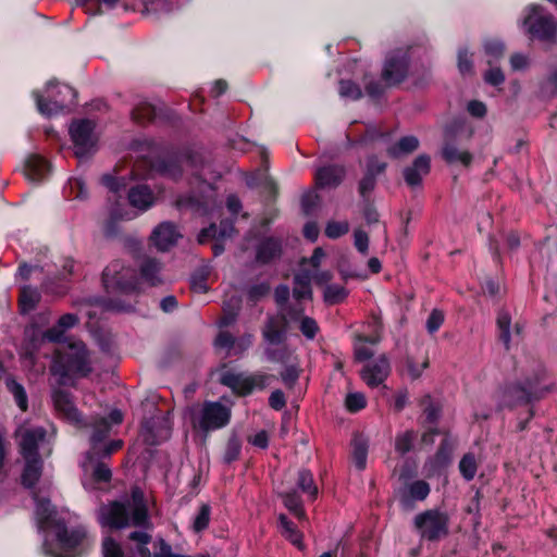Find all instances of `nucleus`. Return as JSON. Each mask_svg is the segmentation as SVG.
I'll use <instances>...</instances> for the list:
<instances>
[{
	"label": "nucleus",
	"mask_w": 557,
	"mask_h": 557,
	"mask_svg": "<svg viewBox=\"0 0 557 557\" xmlns=\"http://www.w3.org/2000/svg\"><path fill=\"white\" fill-rule=\"evenodd\" d=\"M97 520L102 527L110 529L140 528L129 533V540L138 543L137 554L150 557L147 544L151 536L145 531L151 527L144 492L135 486L131 495H124L117 500L101 505L97 510Z\"/></svg>",
	"instance_id": "1"
},
{
	"label": "nucleus",
	"mask_w": 557,
	"mask_h": 557,
	"mask_svg": "<svg viewBox=\"0 0 557 557\" xmlns=\"http://www.w3.org/2000/svg\"><path fill=\"white\" fill-rule=\"evenodd\" d=\"M35 500V520L39 532L50 529L55 531V541L51 542L48 535L44 539V553L47 557H75L72 552L84 545L87 541L86 529L82 525L69 531L61 519L57 518L54 506L48 498H39L33 493Z\"/></svg>",
	"instance_id": "2"
},
{
	"label": "nucleus",
	"mask_w": 557,
	"mask_h": 557,
	"mask_svg": "<svg viewBox=\"0 0 557 557\" xmlns=\"http://www.w3.org/2000/svg\"><path fill=\"white\" fill-rule=\"evenodd\" d=\"M108 421L103 417H94L91 420L83 424L84 426H90L91 433L89 436L90 449L86 453L85 459L82 461V468L85 472L89 470V467L95 463L92 469V476L99 482H109L112 476V472L107 463L98 461V459L109 458L114 451L119 450L123 446L122 440H112L104 442L111 432L112 425H119L123 421V413L119 409H113L109 413Z\"/></svg>",
	"instance_id": "3"
},
{
	"label": "nucleus",
	"mask_w": 557,
	"mask_h": 557,
	"mask_svg": "<svg viewBox=\"0 0 557 557\" xmlns=\"http://www.w3.org/2000/svg\"><path fill=\"white\" fill-rule=\"evenodd\" d=\"M50 371L60 385H74L75 380L88 376L92 367L86 345L82 341H66L55 351Z\"/></svg>",
	"instance_id": "4"
},
{
	"label": "nucleus",
	"mask_w": 557,
	"mask_h": 557,
	"mask_svg": "<svg viewBox=\"0 0 557 557\" xmlns=\"http://www.w3.org/2000/svg\"><path fill=\"white\" fill-rule=\"evenodd\" d=\"M34 96L38 111L46 116L59 114L76 101V91L71 86L54 81L47 83L45 95L35 91Z\"/></svg>",
	"instance_id": "5"
},
{
	"label": "nucleus",
	"mask_w": 557,
	"mask_h": 557,
	"mask_svg": "<svg viewBox=\"0 0 557 557\" xmlns=\"http://www.w3.org/2000/svg\"><path fill=\"white\" fill-rule=\"evenodd\" d=\"M519 24L531 38L542 41H554L557 37V22L555 17L539 4L525 7Z\"/></svg>",
	"instance_id": "6"
},
{
	"label": "nucleus",
	"mask_w": 557,
	"mask_h": 557,
	"mask_svg": "<svg viewBox=\"0 0 557 557\" xmlns=\"http://www.w3.org/2000/svg\"><path fill=\"white\" fill-rule=\"evenodd\" d=\"M413 525L422 540L440 541L449 533V517L440 509H428L418 513Z\"/></svg>",
	"instance_id": "7"
},
{
	"label": "nucleus",
	"mask_w": 557,
	"mask_h": 557,
	"mask_svg": "<svg viewBox=\"0 0 557 557\" xmlns=\"http://www.w3.org/2000/svg\"><path fill=\"white\" fill-rule=\"evenodd\" d=\"M103 285L109 293L128 294L138 289V277L134 269L121 260L112 261L102 273Z\"/></svg>",
	"instance_id": "8"
},
{
	"label": "nucleus",
	"mask_w": 557,
	"mask_h": 557,
	"mask_svg": "<svg viewBox=\"0 0 557 557\" xmlns=\"http://www.w3.org/2000/svg\"><path fill=\"white\" fill-rule=\"evenodd\" d=\"M546 388L541 384L537 377L534 382L527 380L523 384H510L503 391L499 399V408H512L520 405H527L533 400L540 399Z\"/></svg>",
	"instance_id": "9"
},
{
	"label": "nucleus",
	"mask_w": 557,
	"mask_h": 557,
	"mask_svg": "<svg viewBox=\"0 0 557 557\" xmlns=\"http://www.w3.org/2000/svg\"><path fill=\"white\" fill-rule=\"evenodd\" d=\"M69 133L77 158H85L97 150L99 137L95 121L89 119L75 120L71 123Z\"/></svg>",
	"instance_id": "10"
},
{
	"label": "nucleus",
	"mask_w": 557,
	"mask_h": 557,
	"mask_svg": "<svg viewBox=\"0 0 557 557\" xmlns=\"http://www.w3.org/2000/svg\"><path fill=\"white\" fill-rule=\"evenodd\" d=\"M231 409L219 401H206L198 414L193 418L195 429L208 433L228 424Z\"/></svg>",
	"instance_id": "11"
},
{
	"label": "nucleus",
	"mask_w": 557,
	"mask_h": 557,
	"mask_svg": "<svg viewBox=\"0 0 557 557\" xmlns=\"http://www.w3.org/2000/svg\"><path fill=\"white\" fill-rule=\"evenodd\" d=\"M270 376L262 373L246 375L243 373L225 372L221 376V383L233 389L236 394L248 395L255 389H263L269 383Z\"/></svg>",
	"instance_id": "12"
},
{
	"label": "nucleus",
	"mask_w": 557,
	"mask_h": 557,
	"mask_svg": "<svg viewBox=\"0 0 557 557\" xmlns=\"http://www.w3.org/2000/svg\"><path fill=\"white\" fill-rule=\"evenodd\" d=\"M460 134L457 129L449 127L445 131V141L442 147V158L449 164L459 163L469 166L472 162V153L459 145Z\"/></svg>",
	"instance_id": "13"
},
{
	"label": "nucleus",
	"mask_w": 557,
	"mask_h": 557,
	"mask_svg": "<svg viewBox=\"0 0 557 557\" xmlns=\"http://www.w3.org/2000/svg\"><path fill=\"white\" fill-rule=\"evenodd\" d=\"M408 58L401 51H394L386 57L382 79L388 87L400 84L408 74Z\"/></svg>",
	"instance_id": "14"
},
{
	"label": "nucleus",
	"mask_w": 557,
	"mask_h": 557,
	"mask_svg": "<svg viewBox=\"0 0 557 557\" xmlns=\"http://www.w3.org/2000/svg\"><path fill=\"white\" fill-rule=\"evenodd\" d=\"M391 373L389 360L385 355L368 362L360 371V376L369 387H377L385 382Z\"/></svg>",
	"instance_id": "15"
},
{
	"label": "nucleus",
	"mask_w": 557,
	"mask_h": 557,
	"mask_svg": "<svg viewBox=\"0 0 557 557\" xmlns=\"http://www.w3.org/2000/svg\"><path fill=\"white\" fill-rule=\"evenodd\" d=\"M16 435L21 437L20 448L24 459L39 458L38 447L46 440V430L42 426L32 429L20 428Z\"/></svg>",
	"instance_id": "16"
},
{
	"label": "nucleus",
	"mask_w": 557,
	"mask_h": 557,
	"mask_svg": "<svg viewBox=\"0 0 557 557\" xmlns=\"http://www.w3.org/2000/svg\"><path fill=\"white\" fill-rule=\"evenodd\" d=\"M181 236L175 224L165 221L153 228L150 242L159 251H168L176 245Z\"/></svg>",
	"instance_id": "17"
},
{
	"label": "nucleus",
	"mask_w": 557,
	"mask_h": 557,
	"mask_svg": "<svg viewBox=\"0 0 557 557\" xmlns=\"http://www.w3.org/2000/svg\"><path fill=\"white\" fill-rule=\"evenodd\" d=\"M431 159L428 154L418 156L411 165L404 169V178L411 188L422 184L423 178L430 173Z\"/></svg>",
	"instance_id": "18"
},
{
	"label": "nucleus",
	"mask_w": 557,
	"mask_h": 557,
	"mask_svg": "<svg viewBox=\"0 0 557 557\" xmlns=\"http://www.w3.org/2000/svg\"><path fill=\"white\" fill-rule=\"evenodd\" d=\"M346 170L343 165L330 164L317 169L314 178L319 188H335L344 180Z\"/></svg>",
	"instance_id": "19"
},
{
	"label": "nucleus",
	"mask_w": 557,
	"mask_h": 557,
	"mask_svg": "<svg viewBox=\"0 0 557 557\" xmlns=\"http://www.w3.org/2000/svg\"><path fill=\"white\" fill-rule=\"evenodd\" d=\"M163 264L156 258H146L139 264L138 284L145 283L148 286H159L164 283Z\"/></svg>",
	"instance_id": "20"
},
{
	"label": "nucleus",
	"mask_w": 557,
	"mask_h": 557,
	"mask_svg": "<svg viewBox=\"0 0 557 557\" xmlns=\"http://www.w3.org/2000/svg\"><path fill=\"white\" fill-rule=\"evenodd\" d=\"M52 400L55 409L64 416V418L75 424H83L82 414L75 407L70 393L57 389L52 394Z\"/></svg>",
	"instance_id": "21"
},
{
	"label": "nucleus",
	"mask_w": 557,
	"mask_h": 557,
	"mask_svg": "<svg viewBox=\"0 0 557 557\" xmlns=\"http://www.w3.org/2000/svg\"><path fill=\"white\" fill-rule=\"evenodd\" d=\"M46 342H50L48 330L40 331L36 325L27 327L24 332L25 356L34 362L37 351Z\"/></svg>",
	"instance_id": "22"
},
{
	"label": "nucleus",
	"mask_w": 557,
	"mask_h": 557,
	"mask_svg": "<svg viewBox=\"0 0 557 557\" xmlns=\"http://www.w3.org/2000/svg\"><path fill=\"white\" fill-rule=\"evenodd\" d=\"M186 166L190 168L193 174L202 182H208L210 180H216L219 175L212 171V165L209 163L202 153L196 152L183 161Z\"/></svg>",
	"instance_id": "23"
},
{
	"label": "nucleus",
	"mask_w": 557,
	"mask_h": 557,
	"mask_svg": "<svg viewBox=\"0 0 557 557\" xmlns=\"http://www.w3.org/2000/svg\"><path fill=\"white\" fill-rule=\"evenodd\" d=\"M282 253V242L275 237L262 238L256 247V259L260 263H269Z\"/></svg>",
	"instance_id": "24"
},
{
	"label": "nucleus",
	"mask_w": 557,
	"mask_h": 557,
	"mask_svg": "<svg viewBox=\"0 0 557 557\" xmlns=\"http://www.w3.org/2000/svg\"><path fill=\"white\" fill-rule=\"evenodd\" d=\"M129 205L139 212H146L154 205L152 190L146 185H136L128 190Z\"/></svg>",
	"instance_id": "25"
},
{
	"label": "nucleus",
	"mask_w": 557,
	"mask_h": 557,
	"mask_svg": "<svg viewBox=\"0 0 557 557\" xmlns=\"http://www.w3.org/2000/svg\"><path fill=\"white\" fill-rule=\"evenodd\" d=\"M50 171L48 162L38 154L30 156L25 162V177L33 183H39L46 178Z\"/></svg>",
	"instance_id": "26"
},
{
	"label": "nucleus",
	"mask_w": 557,
	"mask_h": 557,
	"mask_svg": "<svg viewBox=\"0 0 557 557\" xmlns=\"http://www.w3.org/2000/svg\"><path fill=\"white\" fill-rule=\"evenodd\" d=\"M79 322V319L74 313H65L61 315L57 324L48 329L50 335V343H65L64 334L67 330L74 327Z\"/></svg>",
	"instance_id": "27"
},
{
	"label": "nucleus",
	"mask_w": 557,
	"mask_h": 557,
	"mask_svg": "<svg viewBox=\"0 0 557 557\" xmlns=\"http://www.w3.org/2000/svg\"><path fill=\"white\" fill-rule=\"evenodd\" d=\"M311 280L312 275L308 270L300 271L295 275L293 287V296L295 299H311Z\"/></svg>",
	"instance_id": "28"
},
{
	"label": "nucleus",
	"mask_w": 557,
	"mask_h": 557,
	"mask_svg": "<svg viewBox=\"0 0 557 557\" xmlns=\"http://www.w3.org/2000/svg\"><path fill=\"white\" fill-rule=\"evenodd\" d=\"M42 470L40 458L25 459V468L22 474V483L25 487L32 488L38 482Z\"/></svg>",
	"instance_id": "29"
},
{
	"label": "nucleus",
	"mask_w": 557,
	"mask_h": 557,
	"mask_svg": "<svg viewBox=\"0 0 557 557\" xmlns=\"http://www.w3.org/2000/svg\"><path fill=\"white\" fill-rule=\"evenodd\" d=\"M41 295L36 287L25 285L20 290L18 304L22 313L33 311L40 301Z\"/></svg>",
	"instance_id": "30"
},
{
	"label": "nucleus",
	"mask_w": 557,
	"mask_h": 557,
	"mask_svg": "<svg viewBox=\"0 0 557 557\" xmlns=\"http://www.w3.org/2000/svg\"><path fill=\"white\" fill-rule=\"evenodd\" d=\"M418 432L414 430H405L396 434L394 440V448L397 454L405 456L414 448Z\"/></svg>",
	"instance_id": "31"
},
{
	"label": "nucleus",
	"mask_w": 557,
	"mask_h": 557,
	"mask_svg": "<svg viewBox=\"0 0 557 557\" xmlns=\"http://www.w3.org/2000/svg\"><path fill=\"white\" fill-rule=\"evenodd\" d=\"M351 445L354 465L358 470L362 471L367 466L368 441L362 435H355Z\"/></svg>",
	"instance_id": "32"
},
{
	"label": "nucleus",
	"mask_w": 557,
	"mask_h": 557,
	"mask_svg": "<svg viewBox=\"0 0 557 557\" xmlns=\"http://www.w3.org/2000/svg\"><path fill=\"white\" fill-rule=\"evenodd\" d=\"M430 485L423 480H417L408 484L403 494V500H424L430 494Z\"/></svg>",
	"instance_id": "33"
},
{
	"label": "nucleus",
	"mask_w": 557,
	"mask_h": 557,
	"mask_svg": "<svg viewBox=\"0 0 557 557\" xmlns=\"http://www.w3.org/2000/svg\"><path fill=\"white\" fill-rule=\"evenodd\" d=\"M418 147L419 140L416 136H404L395 145L387 149V153L393 158H398L400 156L413 152L418 149Z\"/></svg>",
	"instance_id": "34"
},
{
	"label": "nucleus",
	"mask_w": 557,
	"mask_h": 557,
	"mask_svg": "<svg viewBox=\"0 0 557 557\" xmlns=\"http://www.w3.org/2000/svg\"><path fill=\"white\" fill-rule=\"evenodd\" d=\"M159 108L148 101H140L132 110V117L137 123H146L154 120L159 114Z\"/></svg>",
	"instance_id": "35"
},
{
	"label": "nucleus",
	"mask_w": 557,
	"mask_h": 557,
	"mask_svg": "<svg viewBox=\"0 0 557 557\" xmlns=\"http://www.w3.org/2000/svg\"><path fill=\"white\" fill-rule=\"evenodd\" d=\"M281 532L283 536H285L290 543L298 548H302V535L297 530L295 524L287 519V517L283 513L278 516Z\"/></svg>",
	"instance_id": "36"
},
{
	"label": "nucleus",
	"mask_w": 557,
	"mask_h": 557,
	"mask_svg": "<svg viewBox=\"0 0 557 557\" xmlns=\"http://www.w3.org/2000/svg\"><path fill=\"white\" fill-rule=\"evenodd\" d=\"M496 324L498 329V337L506 349H509L511 342V317L506 310H500L497 314Z\"/></svg>",
	"instance_id": "37"
},
{
	"label": "nucleus",
	"mask_w": 557,
	"mask_h": 557,
	"mask_svg": "<svg viewBox=\"0 0 557 557\" xmlns=\"http://www.w3.org/2000/svg\"><path fill=\"white\" fill-rule=\"evenodd\" d=\"M5 385L9 392L14 396L15 403L17 407L22 411H26L28 408V399L25 392V388L22 384L16 382L13 377L9 376L5 380Z\"/></svg>",
	"instance_id": "38"
},
{
	"label": "nucleus",
	"mask_w": 557,
	"mask_h": 557,
	"mask_svg": "<svg viewBox=\"0 0 557 557\" xmlns=\"http://www.w3.org/2000/svg\"><path fill=\"white\" fill-rule=\"evenodd\" d=\"M262 334L264 339L272 345L282 344L285 339V331L277 327L276 320L273 317L268 319Z\"/></svg>",
	"instance_id": "39"
},
{
	"label": "nucleus",
	"mask_w": 557,
	"mask_h": 557,
	"mask_svg": "<svg viewBox=\"0 0 557 557\" xmlns=\"http://www.w3.org/2000/svg\"><path fill=\"white\" fill-rule=\"evenodd\" d=\"M297 487L311 498H315L318 495V487L314 483L313 475L309 470L301 469L298 472Z\"/></svg>",
	"instance_id": "40"
},
{
	"label": "nucleus",
	"mask_w": 557,
	"mask_h": 557,
	"mask_svg": "<svg viewBox=\"0 0 557 557\" xmlns=\"http://www.w3.org/2000/svg\"><path fill=\"white\" fill-rule=\"evenodd\" d=\"M458 467L462 478L466 481H471L474 479L478 470V463L472 453L463 455V457L459 461Z\"/></svg>",
	"instance_id": "41"
},
{
	"label": "nucleus",
	"mask_w": 557,
	"mask_h": 557,
	"mask_svg": "<svg viewBox=\"0 0 557 557\" xmlns=\"http://www.w3.org/2000/svg\"><path fill=\"white\" fill-rule=\"evenodd\" d=\"M348 295L345 287L338 284H329L324 289V301L329 305H335L343 301Z\"/></svg>",
	"instance_id": "42"
},
{
	"label": "nucleus",
	"mask_w": 557,
	"mask_h": 557,
	"mask_svg": "<svg viewBox=\"0 0 557 557\" xmlns=\"http://www.w3.org/2000/svg\"><path fill=\"white\" fill-rule=\"evenodd\" d=\"M285 507L292 511L297 518L302 519L305 511L301 507V502L296 492H287L281 494Z\"/></svg>",
	"instance_id": "43"
},
{
	"label": "nucleus",
	"mask_w": 557,
	"mask_h": 557,
	"mask_svg": "<svg viewBox=\"0 0 557 557\" xmlns=\"http://www.w3.org/2000/svg\"><path fill=\"white\" fill-rule=\"evenodd\" d=\"M366 343L374 345L377 343V339L359 337L358 342L355 344V357L358 361H366L374 355V350L367 346Z\"/></svg>",
	"instance_id": "44"
},
{
	"label": "nucleus",
	"mask_w": 557,
	"mask_h": 557,
	"mask_svg": "<svg viewBox=\"0 0 557 557\" xmlns=\"http://www.w3.org/2000/svg\"><path fill=\"white\" fill-rule=\"evenodd\" d=\"M240 450L242 443L239 438L235 434L231 435L226 443L225 451L223 454V461L225 463H231L235 461L239 457Z\"/></svg>",
	"instance_id": "45"
},
{
	"label": "nucleus",
	"mask_w": 557,
	"mask_h": 557,
	"mask_svg": "<svg viewBox=\"0 0 557 557\" xmlns=\"http://www.w3.org/2000/svg\"><path fill=\"white\" fill-rule=\"evenodd\" d=\"M211 507L208 504H202L194 518L193 530L197 533L206 530L210 522Z\"/></svg>",
	"instance_id": "46"
},
{
	"label": "nucleus",
	"mask_w": 557,
	"mask_h": 557,
	"mask_svg": "<svg viewBox=\"0 0 557 557\" xmlns=\"http://www.w3.org/2000/svg\"><path fill=\"white\" fill-rule=\"evenodd\" d=\"M239 297H231L227 301L224 302V317L222 318L220 323L222 326H227L235 320L237 311L239 309Z\"/></svg>",
	"instance_id": "47"
},
{
	"label": "nucleus",
	"mask_w": 557,
	"mask_h": 557,
	"mask_svg": "<svg viewBox=\"0 0 557 557\" xmlns=\"http://www.w3.org/2000/svg\"><path fill=\"white\" fill-rule=\"evenodd\" d=\"M339 95L344 99L358 100L361 98L362 91L355 82L342 79L339 82Z\"/></svg>",
	"instance_id": "48"
},
{
	"label": "nucleus",
	"mask_w": 557,
	"mask_h": 557,
	"mask_svg": "<svg viewBox=\"0 0 557 557\" xmlns=\"http://www.w3.org/2000/svg\"><path fill=\"white\" fill-rule=\"evenodd\" d=\"M135 215H132L127 212H120L117 209H113L111 211V218L106 223L103 232L107 237H113L117 233L115 222L119 220H132Z\"/></svg>",
	"instance_id": "49"
},
{
	"label": "nucleus",
	"mask_w": 557,
	"mask_h": 557,
	"mask_svg": "<svg viewBox=\"0 0 557 557\" xmlns=\"http://www.w3.org/2000/svg\"><path fill=\"white\" fill-rule=\"evenodd\" d=\"M299 330L308 341H313L319 333L320 327L313 318L306 315L299 321Z\"/></svg>",
	"instance_id": "50"
},
{
	"label": "nucleus",
	"mask_w": 557,
	"mask_h": 557,
	"mask_svg": "<svg viewBox=\"0 0 557 557\" xmlns=\"http://www.w3.org/2000/svg\"><path fill=\"white\" fill-rule=\"evenodd\" d=\"M367 406L366 396L362 393H349L345 398V407L349 412H358Z\"/></svg>",
	"instance_id": "51"
},
{
	"label": "nucleus",
	"mask_w": 557,
	"mask_h": 557,
	"mask_svg": "<svg viewBox=\"0 0 557 557\" xmlns=\"http://www.w3.org/2000/svg\"><path fill=\"white\" fill-rule=\"evenodd\" d=\"M209 271L207 268L198 270L190 277V287L196 293H206L208 290L207 278Z\"/></svg>",
	"instance_id": "52"
},
{
	"label": "nucleus",
	"mask_w": 557,
	"mask_h": 557,
	"mask_svg": "<svg viewBox=\"0 0 557 557\" xmlns=\"http://www.w3.org/2000/svg\"><path fill=\"white\" fill-rule=\"evenodd\" d=\"M349 231V223L347 221H330L325 227V235L331 239H336Z\"/></svg>",
	"instance_id": "53"
},
{
	"label": "nucleus",
	"mask_w": 557,
	"mask_h": 557,
	"mask_svg": "<svg viewBox=\"0 0 557 557\" xmlns=\"http://www.w3.org/2000/svg\"><path fill=\"white\" fill-rule=\"evenodd\" d=\"M103 557H125L121 545L112 537H104L102 543Z\"/></svg>",
	"instance_id": "54"
},
{
	"label": "nucleus",
	"mask_w": 557,
	"mask_h": 557,
	"mask_svg": "<svg viewBox=\"0 0 557 557\" xmlns=\"http://www.w3.org/2000/svg\"><path fill=\"white\" fill-rule=\"evenodd\" d=\"M444 322V313L438 309H433L426 320V330L430 334H434L438 331Z\"/></svg>",
	"instance_id": "55"
},
{
	"label": "nucleus",
	"mask_w": 557,
	"mask_h": 557,
	"mask_svg": "<svg viewBox=\"0 0 557 557\" xmlns=\"http://www.w3.org/2000/svg\"><path fill=\"white\" fill-rule=\"evenodd\" d=\"M375 173L366 172L364 176L359 183V193L363 198H367L374 189L376 183Z\"/></svg>",
	"instance_id": "56"
},
{
	"label": "nucleus",
	"mask_w": 557,
	"mask_h": 557,
	"mask_svg": "<svg viewBox=\"0 0 557 557\" xmlns=\"http://www.w3.org/2000/svg\"><path fill=\"white\" fill-rule=\"evenodd\" d=\"M281 379L283 383L288 387L292 388L296 384V382L299 379V370L296 366H288L286 367L282 373Z\"/></svg>",
	"instance_id": "57"
},
{
	"label": "nucleus",
	"mask_w": 557,
	"mask_h": 557,
	"mask_svg": "<svg viewBox=\"0 0 557 557\" xmlns=\"http://www.w3.org/2000/svg\"><path fill=\"white\" fill-rule=\"evenodd\" d=\"M458 69L462 75L472 73V60L467 49H459L458 51Z\"/></svg>",
	"instance_id": "58"
},
{
	"label": "nucleus",
	"mask_w": 557,
	"mask_h": 557,
	"mask_svg": "<svg viewBox=\"0 0 557 557\" xmlns=\"http://www.w3.org/2000/svg\"><path fill=\"white\" fill-rule=\"evenodd\" d=\"M270 292V285L268 283H260L249 287L247 294L251 301H258Z\"/></svg>",
	"instance_id": "59"
},
{
	"label": "nucleus",
	"mask_w": 557,
	"mask_h": 557,
	"mask_svg": "<svg viewBox=\"0 0 557 557\" xmlns=\"http://www.w3.org/2000/svg\"><path fill=\"white\" fill-rule=\"evenodd\" d=\"M160 171L164 175H168L172 178H176V177L181 176V174H182V169L177 164V161L172 160V159L162 161V163L160 165Z\"/></svg>",
	"instance_id": "60"
},
{
	"label": "nucleus",
	"mask_w": 557,
	"mask_h": 557,
	"mask_svg": "<svg viewBox=\"0 0 557 557\" xmlns=\"http://www.w3.org/2000/svg\"><path fill=\"white\" fill-rule=\"evenodd\" d=\"M484 81L492 86H499L505 82V75L499 67H491L485 72Z\"/></svg>",
	"instance_id": "61"
},
{
	"label": "nucleus",
	"mask_w": 557,
	"mask_h": 557,
	"mask_svg": "<svg viewBox=\"0 0 557 557\" xmlns=\"http://www.w3.org/2000/svg\"><path fill=\"white\" fill-rule=\"evenodd\" d=\"M354 244L359 252L366 255L369 248V236L362 230H356L354 232Z\"/></svg>",
	"instance_id": "62"
},
{
	"label": "nucleus",
	"mask_w": 557,
	"mask_h": 557,
	"mask_svg": "<svg viewBox=\"0 0 557 557\" xmlns=\"http://www.w3.org/2000/svg\"><path fill=\"white\" fill-rule=\"evenodd\" d=\"M235 232L234 220H225L220 223L216 230V239L230 238Z\"/></svg>",
	"instance_id": "63"
},
{
	"label": "nucleus",
	"mask_w": 557,
	"mask_h": 557,
	"mask_svg": "<svg viewBox=\"0 0 557 557\" xmlns=\"http://www.w3.org/2000/svg\"><path fill=\"white\" fill-rule=\"evenodd\" d=\"M486 54L497 59L504 52V44L499 40H487L484 44Z\"/></svg>",
	"instance_id": "64"
}]
</instances>
